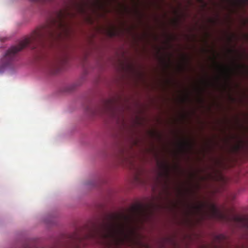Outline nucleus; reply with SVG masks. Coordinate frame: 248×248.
Returning <instances> with one entry per match:
<instances>
[{
    "mask_svg": "<svg viewBox=\"0 0 248 248\" xmlns=\"http://www.w3.org/2000/svg\"><path fill=\"white\" fill-rule=\"evenodd\" d=\"M124 161L125 162V163H127L130 167H134L133 162L131 160L126 157H124Z\"/></svg>",
    "mask_w": 248,
    "mask_h": 248,
    "instance_id": "8",
    "label": "nucleus"
},
{
    "mask_svg": "<svg viewBox=\"0 0 248 248\" xmlns=\"http://www.w3.org/2000/svg\"><path fill=\"white\" fill-rule=\"evenodd\" d=\"M211 214L213 217L222 220H232L244 227L248 228V218L244 216L234 215L231 218L220 212L214 205L211 206Z\"/></svg>",
    "mask_w": 248,
    "mask_h": 248,
    "instance_id": "3",
    "label": "nucleus"
},
{
    "mask_svg": "<svg viewBox=\"0 0 248 248\" xmlns=\"http://www.w3.org/2000/svg\"><path fill=\"white\" fill-rule=\"evenodd\" d=\"M131 219L130 216L124 214H107L102 222L91 233V236L100 238L107 245L111 242L116 244L123 243L124 239L122 236H125V224Z\"/></svg>",
    "mask_w": 248,
    "mask_h": 248,
    "instance_id": "2",
    "label": "nucleus"
},
{
    "mask_svg": "<svg viewBox=\"0 0 248 248\" xmlns=\"http://www.w3.org/2000/svg\"><path fill=\"white\" fill-rule=\"evenodd\" d=\"M132 210L133 212H137L138 210V207L136 206H133L132 208Z\"/></svg>",
    "mask_w": 248,
    "mask_h": 248,
    "instance_id": "9",
    "label": "nucleus"
},
{
    "mask_svg": "<svg viewBox=\"0 0 248 248\" xmlns=\"http://www.w3.org/2000/svg\"><path fill=\"white\" fill-rule=\"evenodd\" d=\"M62 68L61 62L58 61L49 62L46 67V70L52 74H55L60 71Z\"/></svg>",
    "mask_w": 248,
    "mask_h": 248,
    "instance_id": "5",
    "label": "nucleus"
},
{
    "mask_svg": "<svg viewBox=\"0 0 248 248\" xmlns=\"http://www.w3.org/2000/svg\"><path fill=\"white\" fill-rule=\"evenodd\" d=\"M196 208L198 209H200V207H196Z\"/></svg>",
    "mask_w": 248,
    "mask_h": 248,
    "instance_id": "13",
    "label": "nucleus"
},
{
    "mask_svg": "<svg viewBox=\"0 0 248 248\" xmlns=\"http://www.w3.org/2000/svg\"><path fill=\"white\" fill-rule=\"evenodd\" d=\"M179 146L183 151H185L190 147V144L187 141H182L179 143Z\"/></svg>",
    "mask_w": 248,
    "mask_h": 248,
    "instance_id": "6",
    "label": "nucleus"
},
{
    "mask_svg": "<svg viewBox=\"0 0 248 248\" xmlns=\"http://www.w3.org/2000/svg\"><path fill=\"white\" fill-rule=\"evenodd\" d=\"M112 111L111 102L109 100L106 101L103 106L94 108L89 109L88 111L93 115H103Z\"/></svg>",
    "mask_w": 248,
    "mask_h": 248,
    "instance_id": "4",
    "label": "nucleus"
},
{
    "mask_svg": "<svg viewBox=\"0 0 248 248\" xmlns=\"http://www.w3.org/2000/svg\"><path fill=\"white\" fill-rule=\"evenodd\" d=\"M219 237H223V236L220 235V236H219Z\"/></svg>",
    "mask_w": 248,
    "mask_h": 248,
    "instance_id": "14",
    "label": "nucleus"
},
{
    "mask_svg": "<svg viewBox=\"0 0 248 248\" xmlns=\"http://www.w3.org/2000/svg\"><path fill=\"white\" fill-rule=\"evenodd\" d=\"M198 2L201 4H204V0H197Z\"/></svg>",
    "mask_w": 248,
    "mask_h": 248,
    "instance_id": "11",
    "label": "nucleus"
},
{
    "mask_svg": "<svg viewBox=\"0 0 248 248\" xmlns=\"http://www.w3.org/2000/svg\"><path fill=\"white\" fill-rule=\"evenodd\" d=\"M240 68H243V69H247L248 67L247 66H246L245 65H240L239 66Z\"/></svg>",
    "mask_w": 248,
    "mask_h": 248,
    "instance_id": "10",
    "label": "nucleus"
},
{
    "mask_svg": "<svg viewBox=\"0 0 248 248\" xmlns=\"http://www.w3.org/2000/svg\"><path fill=\"white\" fill-rule=\"evenodd\" d=\"M85 12V6L82 2H75L73 5H67L60 10L56 19H52L46 25L37 28L29 37L7 50L0 62V73L14 64L17 60L18 52L25 47L29 46L31 49L44 47L47 43H51L60 38L67 30L66 19L74 17L76 13L83 14Z\"/></svg>",
    "mask_w": 248,
    "mask_h": 248,
    "instance_id": "1",
    "label": "nucleus"
},
{
    "mask_svg": "<svg viewBox=\"0 0 248 248\" xmlns=\"http://www.w3.org/2000/svg\"><path fill=\"white\" fill-rule=\"evenodd\" d=\"M229 51H230V52H232L235 51L234 50H232V49H230V50H229Z\"/></svg>",
    "mask_w": 248,
    "mask_h": 248,
    "instance_id": "12",
    "label": "nucleus"
},
{
    "mask_svg": "<svg viewBox=\"0 0 248 248\" xmlns=\"http://www.w3.org/2000/svg\"><path fill=\"white\" fill-rule=\"evenodd\" d=\"M53 0H30V1L33 3H45L52 1Z\"/></svg>",
    "mask_w": 248,
    "mask_h": 248,
    "instance_id": "7",
    "label": "nucleus"
}]
</instances>
